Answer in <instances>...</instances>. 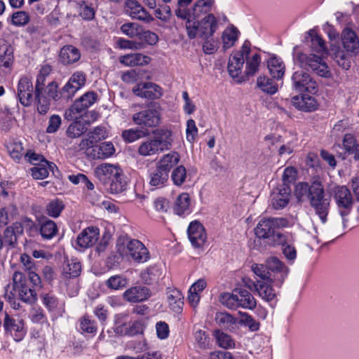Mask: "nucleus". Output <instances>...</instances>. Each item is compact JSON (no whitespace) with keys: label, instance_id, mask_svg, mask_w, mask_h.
I'll return each instance as SVG.
<instances>
[{"label":"nucleus","instance_id":"nucleus-33","mask_svg":"<svg viewBox=\"0 0 359 359\" xmlns=\"http://www.w3.org/2000/svg\"><path fill=\"white\" fill-rule=\"evenodd\" d=\"M80 56L79 50L71 45L65 46L60 53V60L64 64L74 63L79 60Z\"/></svg>","mask_w":359,"mask_h":359},{"label":"nucleus","instance_id":"nucleus-59","mask_svg":"<svg viewBox=\"0 0 359 359\" xmlns=\"http://www.w3.org/2000/svg\"><path fill=\"white\" fill-rule=\"evenodd\" d=\"M238 31L236 27L226 30L223 34V46L225 49L231 47L238 39Z\"/></svg>","mask_w":359,"mask_h":359},{"label":"nucleus","instance_id":"nucleus-25","mask_svg":"<svg viewBox=\"0 0 359 359\" xmlns=\"http://www.w3.org/2000/svg\"><path fill=\"white\" fill-rule=\"evenodd\" d=\"M153 134L154 135V140L161 152L171 148L173 140L172 133L170 130L158 128L153 132Z\"/></svg>","mask_w":359,"mask_h":359},{"label":"nucleus","instance_id":"nucleus-62","mask_svg":"<svg viewBox=\"0 0 359 359\" xmlns=\"http://www.w3.org/2000/svg\"><path fill=\"white\" fill-rule=\"evenodd\" d=\"M29 15L25 11H17L11 15V22L13 25L22 27L26 25L29 22Z\"/></svg>","mask_w":359,"mask_h":359},{"label":"nucleus","instance_id":"nucleus-30","mask_svg":"<svg viewBox=\"0 0 359 359\" xmlns=\"http://www.w3.org/2000/svg\"><path fill=\"white\" fill-rule=\"evenodd\" d=\"M143 330L144 324L141 321H135L128 325L126 323L118 325L117 320L116 321L114 331L116 334L134 336L142 333Z\"/></svg>","mask_w":359,"mask_h":359},{"label":"nucleus","instance_id":"nucleus-7","mask_svg":"<svg viewBox=\"0 0 359 359\" xmlns=\"http://www.w3.org/2000/svg\"><path fill=\"white\" fill-rule=\"evenodd\" d=\"M11 290L18 293L19 299L27 304H32L37 300V294L34 289L27 285L25 275L20 271H15L12 276Z\"/></svg>","mask_w":359,"mask_h":359},{"label":"nucleus","instance_id":"nucleus-51","mask_svg":"<svg viewBox=\"0 0 359 359\" xmlns=\"http://www.w3.org/2000/svg\"><path fill=\"white\" fill-rule=\"evenodd\" d=\"M121 32L130 38L135 37L142 31V26L136 22H126L121 25Z\"/></svg>","mask_w":359,"mask_h":359},{"label":"nucleus","instance_id":"nucleus-49","mask_svg":"<svg viewBox=\"0 0 359 359\" xmlns=\"http://www.w3.org/2000/svg\"><path fill=\"white\" fill-rule=\"evenodd\" d=\"M245 60H246V67H245V74L246 76H252L256 72H257L261 57L258 53H255L252 55V57H245Z\"/></svg>","mask_w":359,"mask_h":359},{"label":"nucleus","instance_id":"nucleus-46","mask_svg":"<svg viewBox=\"0 0 359 359\" xmlns=\"http://www.w3.org/2000/svg\"><path fill=\"white\" fill-rule=\"evenodd\" d=\"M36 109L39 114H46L50 106V99L46 93H34Z\"/></svg>","mask_w":359,"mask_h":359},{"label":"nucleus","instance_id":"nucleus-36","mask_svg":"<svg viewBox=\"0 0 359 359\" xmlns=\"http://www.w3.org/2000/svg\"><path fill=\"white\" fill-rule=\"evenodd\" d=\"M320 184L321 182L319 181H313L310 185L307 182L298 183L294 189L297 198L299 201L302 200L304 197H306L309 200L313 192L312 189L319 187Z\"/></svg>","mask_w":359,"mask_h":359},{"label":"nucleus","instance_id":"nucleus-21","mask_svg":"<svg viewBox=\"0 0 359 359\" xmlns=\"http://www.w3.org/2000/svg\"><path fill=\"white\" fill-rule=\"evenodd\" d=\"M33 85L27 76L22 77L18 84V97L25 107H29L32 102Z\"/></svg>","mask_w":359,"mask_h":359},{"label":"nucleus","instance_id":"nucleus-44","mask_svg":"<svg viewBox=\"0 0 359 359\" xmlns=\"http://www.w3.org/2000/svg\"><path fill=\"white\" fill-rule=\"evenodd\" d=\"M137 151L138 154L142 156H153L161 152L154 138L147 140L141 143Z\"/></svg>","mask_w":359,"mask_h":359},{"label":"nucleus","instance_id":"nucleus-38","mask_svg":"<svg viewBox=\"0 0 359 359\" xmlns=\"http://www.w3.org/2000/svg\"><path fill=\"white\" fill-rule=\"evenodd\" d=\"M39 231L43 239H51L57 233V226L55 222L44 219L39 222Z\"/></svg>","mask_w":359,"mask_h":359},{"label":"nucleus","instance_id":"nucleus-9","mask_svg":"<svg viewBox=\"0 0 359 359\" xmlns=\"http://www.w3.org/2000/svg\"><path fill=\"white\" fill-rule=\"evenodd\" d=\"M333 196L345 226V217L350 213L353 205L352 194L346 186H338L334 189Z\"/></svg>","mask_w":359,"mask_h":359},{"label":"nucleus","instance_id":"nucleus-47","mask_svg":"<svg viewBox=\"0 0 359 359\" xmlns=\"http://www.w3.org/2000/svg\"><path fill=\"white\" fill-rule=\"evenodd\" d=\"M257 86L263 92L273 95L278 90L277 84L274 83L271 79L266 76H259L257 80Z\"/></svg>","mask_w":359,"mask_h":359},{"label":"nucleus","instance_id":"nucleus-32","mask_svg":"<svg viewBox=\"0 0 359 359\" xmlns=\"http://www.w3.org/2000/svg\"><path fill=\"white\" fill-rule=\"evenodd\" d=\"M168 302L170 309L175 313H179L182 309L184 297L177 289H169L167 292Z\"/></svg>","mask_w":359,"mask_h":359},{"label":"nucleus","instance_id":"nucleus-43","mask_svg":"<svg viewBox=\"0 0 359 359\" xmlns=\"http://www.w3.org/2000/svg\"><path fill=\"white\" fill-rule=\"evenodd\" d=\"M169 174L156 165L150 174V184L153 187H163L168 181Z\"/></svg>","mask_w":359,"mask_h":359},{"label":"nucleus","instance_id":"nucleus-24","mask_svg":"<svg viewBox=\"0 0 359 359\" xmlns=\"http://www.w3.org/2000/svg\"><path fill=\"white\" fill-rule=\"evenodd\" d=\"M291 102L297 109L306 112L313 111L318 108V102L316 98L308 95L294 96Z\"/></svg>","mask_w":359,"mask_h":359},{"label":"nucleus","instance_id":"nucleus-14","mask_svg":"<svg viewBox=\"0 0 359 359\" xmlns=\"http://www.w3.org/2000/svg\"><path fill=\"white\" fill-rule=\"evenodd\" d=\"M81 150L92 159H104L110 157L115 151L113 144L107 142L97 143Z\"/></svg>","mask_w":359,"mask_h":359},{"label":"nucleus","instance_id":"nucleus-54","mask_svg":"<svg viewBox=\"0 0 359 359\" xmlns=\"http://www.w3.org/2000/svg\"><path fill=\"white\" fill-rule=\"evenodd\" d=\"M128 284V280L120 275L112 276L106 281V285L111 290H121Z\"/></svg>","mask_w":359,"mask_h":359},{"label":"nucleus","instance_id":"nucleus-26","mask_svg":"<svg viewBox=\"0 0 359 359\" xmlns=\"http://www.w3.org/2000/svg\"><path fill=\"white\" fill-rule=\"evenodd\" d=\"M121 169L119 166L109 163H102L95 169V176L101 181L109 182L118 175Z\"/></svg>","mask_w":359,"mask_h":359},{"label":"nucleus","instance_id":"nucleus-15","mask_svg":"<svg viewBox=\"0 0 359 359\" xmlns=\"http://www.w3.org/2000/svg\"><path fill=\"white\" fill-rule=\"evenodd\" d=\"M133 93L141 97L149 100L159 99L162 95V89L155 83H140L133 88Z\"/></svg>","mask_w":359,"mask_h":359},{"label":"nucleus","instance_id":"nucleus-64","mask_svg":"<svg viewBox=\"0 0 359 359\" xmlns=\"http://www.w3.org/2000/svg\"><path fill=\"white\" fill-rule=\"evenodd\" d=\"M41 298L43 304L50 311L55 310L57 308V306H58L59 302H58L57 298L52 294H50V293L42 294L41 295Z\"/></svg>","mask_w":359,"mask_h":359},{"label":"nucleus","instance_id":"nucleus-60","mask_svg":"<svg viewBox=\"0 0 359 359\" xmlns=\"http://www.w3.org/2000/svg\"><path fill=\"white\" fill-rule=\"evenodd\" d=\"M215 336L217 340V344L223 348H231L233 345V341L231 337L226 333L217 330L215 332Z\"/></svg>","mask_w":359,"mask_h":359},{"label":"nucleus","instance_id":"nucleus-45","mask_svg":"<svg viewBox=\"0 0 359 359\" xmlns=\"http://www.w3.org/2000/svg\"><path fill=\"white\" fill-rule=\"evenodd\" d=\"M213 4L214 0H198L191 9L193 18L196 20L202 14L208 13Z\"/></svg>","mask_w":359,"mask_h":359},{"label":"nucleus","instance_id":"nucleus-61","mask_svg":"<svg viewBox=\"0 0 359 359\" xmlns=\"http://www.w3.org/2000/svg\"><path fill=\"white\" fill-rule=\"evenodd\" d=\"M252 272L263 280L270 283V273L266 266L261 264H253L251 266Z\"/></svg>","mask_w":359,"mask_h":359},{"label":"nucleus","instance_id":"nucleus-37","mask_svg":"<svg viewBox=\"0 0 359 359\" xmlns=\"http://www.w3.org/2000/svg\"><path fill=\"white\" fill-rule=\"evenodd\" d=\"M215 321L222 328L233 330L238 323V319L226 312H219L216 313Z\"/></svg>","mask_w":359,"mask_h":359},{"label":"nucleus","instance_id":"nucleus-23","mask_svg":"<svg viewBox=\"0 0 359 359\" xmlns=\"http://www.w3.org/2000/svg\"><path fill=\"white\" fill-rule=\"evenodd\" d=\"M99 229L94 226L87 227L78 236L76 242L79 247L88 248L94 245L99 238Z\"/></svg>","mask_w":359,"mask_h":359},{"label":"nucleus","instance_id":"nucleus-2","mask_svg":"<svg viewBox=\"0 0 359 359\" xmlns=\"http://www.w3.org/2000/svg\"><path fill=\"white\" fill-rule=\"evenodd\" d=\"M289 226V222L284 217H269L262 219L255 228L257 237L266 240L269 245H283L286 236L278 229Z\"/></svg>","mask_w":359,"mask_h":359},{"label":"nucleus","instance_id":"nucleus-22","mask_svg":"<svg viewBox=\"0 0 359 359\" xmlns=\"http://www.w3.org/2000/svg\"><path fill=\"white\" fill-rule=\"evenodd\" d=\"M151 296L150 290L144 286H134L127 289L123 294V299L131 303L147 300Z\"/></svg>","mask_w":359,"mask_h":359},{"label":"nucleus","instance_id":"nucleus-10","mask_svg":"<svg viewBox=\"0 0 359 359\" xmlns=\"http://www.w3.org/2000/svg\"><path fill=\"white\" fill-rule=\"evenodd\" d=\"M97 99V95L93 91H88L76 100L73 105L66 111L65 116L68 120L78 118L82 112L93 105Z\"/></svg>","mask_w":359,"mask_h":359},{"label":"nucleus","instance_id":"nucleus-48","mask_svg":"<svg viewBox=\"0 0 359 359\" xmlns=\"http://www.w3.org/2000/svg\"><path fill=\"white\" fill-rule=\"evenodd\" d=\"M110 182V190L112 193L118 194L126 190L127 187V182L125 177L120 170L118 175L114 177V178L109 182Z\"/></svg>","mask_w":359,"mask_h":359},{"label":"nucleus","instance_id":"nucleus-20","mask_svg":"<svg viewBox=\"0 0 359 359\" xmlns=\"http://www.w3.org/2000/svg\"><path fill=\"white\" fill-rule=\"evenodd\" d=\"M130 256L137 263H144L150 258L149 252L138 240H131L127 244Z\"/></svg>","mask_w":359,"mask_h":359},{"label":"nucleus","instance_id":"nucleus-28","mask_svg":"<svg viewBox=\"0 0 359 359\" xmlns=\"http://www.w3.org/2000/svg\"><path fill=\"white\" fill-rule=\"evenodd\" d=\"M3 326L6 332L21 333L24 329V320L5 312Z\"/></svg>","mask_w":359,"mask_h":359},{"label":"nucleus","instance_id":"nucleus-12","mask_svg":"<svg viewBox=\"0 0 359 359\" xmlns=\"http://www.w3.org/2000/svg\"><path fill=\"white\" fill-rule=\"evenodd\" d=\"M124 13L131 18L149 23L154 21V18L136 0H126L124 3Z\"/></svg>","mask_w":359,"mask_h":359},{"label":"nucleus","instance_id":"nucleus-13","mask_svg":"<svg viewBox=\"0 0 359 359\" xmlns=\"http://www.w3.org/2000/svg\"><path fill=\"white\" fill-rule=\"evenodd\" d=\"M48 75V72L43 73V71H40L36 77L34 93H46L47 95L53 100H59L61 98V93L57 90V83L52 81L46 86V78Z\"/></svg>","mask_w":359,"mask_h":359},{"label":"nucleus","instance_id":"nucleus-27","mask_svg":"<svg viewBox=\"0 0 359 359\" xmlns=\"http://www.w3.org/2000/svg\"><path fill=\"white\" fill-rule=\"evenodd\" d=\"M255 287V292L264 301L269 302L276 297L275 290L273 289L270 283H265L262 280L252 282V286Z\"/></svg>","mask_w":359,"mask_h":359},{"label":"nucleus","instance_id":"nucleus-56","mask_svg":"<svg viewBox=\"0 0 359 359\" xmlns=\"http://www.w3.org/2000/svg\"><path fill=\"white\" fill-rule=\"evenodd\" d=\"M63 202L59 199L51 201L46 206L47 214L52 217H57L64 209Z\"/></svg>","mask_w":359,"mask_h":359},{"label":"nucleus","instance_id":"nucleus-42","mask_svg":"<svg viewBox=\"0 0 359 359\" xmlns=\"http://www.w3.org/2000/svg\"><path fill=\"white\" fill-rule=\"evenodd\" d=\"M13 50L7 44L0 46V66L11 69L13 63Z\"/></svg>","mask_w":359,"mask_h":359},{"label":"nucleus","instance_id":"nucleus-63","mask_svg":"<svg viewBox=\"0 0 359 359\" xmlns=\"http://www.w3.org/2000/svg\"><path fill=\"white\" fill-rule=\"evenodd\" d=\"M358 145V141L352 134L348 133L344 136L343 146L346 151L354 153V156H355Z\"/></svg>","mask_w":359,"mask_h":359},{"label":"nucleus","instance_id":"nucleus-53","mask_svg":"<svg viewBox=\"0 0 359 359\" xmlns=\"http://www.w3.org/2000/svg\"><path fill=\"white\" fill-rule=\"evenodd\" d=\"M68 179L74 184H82L83 189H87L88 190L94 189V184L84 174L70 175L68 176Z\"/></svg>","mask_w":359,"mask_h":359},{"label":"nucleus","instance_id":"nucleus-6","mask_svg":"<svg viewBox=\"0 0 359 359\" xmlns=\"http://www.w3.org/2000/svg\"><path fill=\"white\" fill-rule=\"evenodd\" d=\"M311 197L309 199L310 205L313 208L316 215L318 216L321 222H327L330 207V196L327 195L322 183L319 187L312 189Z\"/></svg>","mask_w":359,"mask_h":359},{"label":"nucleus","instance_id":"nucleus-34","mask_svg":"<svg viewBox=\"0 0 359 359\" xmlns=\"http://www.w3.org/2000/svg\"><path fill=\"white\" fill-rule=\"evenodd\" d=\"M180 159V156L177 152L171 151L169 154L163 155L158 161L156 165L169 174L170 170L179 163Z\"/></svg>","mask_w":359,"mask_h":359},{"label":"nucleus","instance_id":"nucleus-4","mask_svg":"<svg viewBox=\"0 0 359 359\" xmlns=\"http://www.w3.org/2000/svg\"><path fill=\"white\" fill-rule=\"evenodd\" d=\"M220 302L229 309L242 307L254 309L257 302L253 295L245 289H236L232 293H223L220 295Z\"/></svg>","mask_w":359,"mask_h":359},{"label":"nucleus","instance_id":"nucleus-52","mask_svg":"<svg viewBox=\"0 0 359 359\" xmlns=\"http://www.w3.org/2000/svg\"><path fill=\"white\" fill-rule=\"evenodd\" d=\"M87 130L86 124L81 121H75L69 125L67 130L68 137L76 138L80 137Z\"/></svg>","mask_w":359,"mask_h":359},{"label":"nucleus","instance_id":"nucleus-3","mask_svg":"<svg viewBox=\"0 0 359 359\" xmlns=\"http://www.w3.org/2000/svg\"><path fill=\"white\" fill-rule=\"evenodd\" d=\"M187 34L190 39L198 36L201 39H208L212 36L216 32L218 25L215 16L209 13L200 22L188 20L184 23Z\"/></svg>","mask_w":359,"mask_h":359},{"label":"nucleus","instance_id":"nucleus-11","mask_svg":"<svg viewBox=\"0 0 359 359\" xmlns=\"http://www.w3.org/2000/svg\"><path fill=\"white\" fill-rule=\"evenodd\" d=\"M270 273V283L280 286L288 273L287 268L277 257H271L266 261Z\"/></svg>","mask_w":359,"mask_h":359},{"label":"nucleus","instance_id":"nucleus-18","mask_svg":"<svg viewBox=\"0 0 359 359\" xmlns=\"http://www.w3.org/2000/svg\"><path fill=\"white\" fill-rule=\"evenodd\" d=\"M341 39L343 48L347 53L355 55L359 53V39L352 29L344 28Z\"/></svg>","mask_w":359,"mask_h":359},{"label":"nucleus","instance_id":"nucleus-58","mask_svg":"<svg viewBox=\"0 0 359 359\" xmlns=\"http://www.w3.org/2000/svg\"><path fill=\"white\" fill-rule=\"evenodd\" d=\"M307 34L311 38V46L313 50L316 52H323L326 50L325 41L321 37L317 35L314 29L309 30Z\"/></svg>","mask_w":359,"mask_h":359},{"label":"nucleus","instance_id":"nucleus-57","mask_svg":"<svg viewBox=\"0 0 359 359\" xmlns=\"http://www.w3.org/2000/svg\"><path fill=\"white\" fill-rule=\"evenodd\" d=\"M241 318L238 320V323L246 326L252 332L259 329V323L256 321L251 316L247 313H240Z\"/></svg>","mask_w":359,"mask_h":359},{"label":"nucleus","instance_id":"nucleus-40","mask_svg":"<svg viewBox=\"0 0 359 359\" xmlns=\"http://www.w3.org/2000/svg\"><path fill=\"white\" fill-rule=\"evenodd\" d=\"M161 275L160 268L156 265H154L142 271L140 278L144 283L151 285L158 281Z\"/></svg>","mask_w":359,"mask_h":359},{"label":"nucleus","instance_id":"nucleus-29","mask_svg":"<svg viewBox=\"0 0 359 359\" xmlns=\"http://www.w3.org/2000/svg\"><path fill=\"white\" fill-rule=\"evenodd\" d=\"M107 137L106 130L102 127H96L88 134L86 139H83L79 144V149L99 143Z\"/></svg>","mask_w":359,"mask_h":359},{"label":"nucleus","instance_id":"nucleus-19","mask_svg":"<svg viewBox=\"0 0 359 359\" xmlns=\"http://www.w3.org/2000/svg\"><path fill=\"white\" fill-rule=\"evenodd\" d=\"M187 233L189 239L194 248L203 246L207 238L203 226L197 221L190 223L187 229Z\"/></svg>","mask_w":359,"mask_h":359},{"label":"nucleus","instance_id":"nucleus-50","mask_svg":"<svg viewBox=\"0 0 359 359\" xmlns=\"http://www.w3.org/2000/svg\"><path fill=\"white\" fill-rule=\"evenodd\" d=\"M7 149L11 157L17 163L20 161L24 154V148L20 142H10L7 145Z\"/></svg>","mask_w":359,"mask_h":359},{"label":"nucleus","instance_id":"nucleus-35","mask_svg":"<svg viewBox=\"0 0 359 359\" xmlns=\"http://www.w3.org/2000/svg\"><path fill=\"white\" fill-rule=\"evenodd\" d=\"M151 61L149 56L142 53H133L126 55L121 57L120 62L127 66H142Z\"/></svg>","mask_w":359,"mask_h":359},{"label":"nucleus","instance_id":"nucleus-17","mask_svg":"<svg viewBox=\"0 0 359 359\" xmlns=\"http://www.w3.org/2000/svg\"><path fill=\"white\" fill-rule=\"evenodd\" d=\"M86 81V75L83 72L74 73L60 92L61 97H64L67 99L72 97L77 90L85 85Z\"/></svg>","mask_w":359,"mask_h":359},{"label":"nucleus","instance_id":"nucleus-16","mask_svg":"<svg viewBox=\"0 0 359 359\" xmlns=\"http://www.w3.org/2000/svg\"><path fill=\"white\" fill-rule=\"evenodd\" d=\"M271 196V205L273 208L276 210L283 209L290 201V187L286 184H281L273 189Z\"/></svg>","mask_w":359,"mask_h":359},{"label":"nucleus","instance_id":"nucleus-41","mask_svg":"<svg viewBox=\"0 0 359 359\" xmlns=\"http://www.w3.org/2000/svg\"><path fill=\"white\" fill-rule=\"evenodd\" d=\"M190 197L187 193L180 194L175 203L173 210L178 215H183L189 210Z\"/></svg>","mask_w":359,"mask_h":359},{"label":"nucleus","instance_id":"nucleus-55","mask_svg":"<svg viewBox=\"0 0 359 359\" xmlns=\"http://www.w3.org/2000/svg\"><path fill=\"white\" fill-rule=\"evenodd\" d=\"M187 178V170L184 165L177 166L172 172L171 180L176 186H181Z\"/></svg>","mask_w":359,"mask_h":359},{"label":"nucleus","instance_id":"nucleus-5","mask_svg":"<svg viewBox=\"0 0 359 359\" xmlns=\"http://www.w3.org/2000/svg\"><path fill=\"white\" fill-rule=\"evenodd\" d=\"M133 121L142 129L157 127L161 121V107L159 104L154 103L147 109L133 115Z\"/></svg>","mask_w":359,"mask_h":359},{"label":"nucleus","instance_id":"nucleus-8","mask_svg":"<svg viewBox=\"0 0 359 359\" xmlns=\"http://www.w3.org/2000/svg\"><path fill=\"white\" fill-rule=\"evenodd\" d=\"M250 41H245L241 50L236 52L229 57L227 67L229 74L231 77L238 79V81H241L240 79H242V76H240L242 73L245 57H248L250 53Z\"/></svg>","mask_w":359,"mask_h":359},{"label":"nucleus","instance_id":"nucleus-39","mask_svg":"<svg viewBox=\"0 0 359 359\" xmlns=\"http://www.w3.org/2000/svg\"><path fill=\"white\" fill-rule=\"evenodd\" d=\"M268 69L273 79H280L285 74V67L280 59L271 57L268 61Z\"/></svg>","mask_w":359,"mask_h":359},{"label":"nucleus","instance_id":"nucleus-1","mask_svg":"<svg viewBox=\"0 0 359 359\" xmlns=\"http://www.w3.org/2000/svg\"><path fill=\"white\" fill-rule=\"evenodd\" d=\"M294 60L303 69L294 72L291 76L292 87L296 92L316 93L318 91L317 82L304 69L311 70L324 78H329L331 76L328 65L319 55L299 53Z\"/></svg>","mask_w":359,"mask_h":359},{"label":"nucleus","instance_id":"nucleus-31","mask_svg":"<svg viewBox=\"0 0 359 359\" xmlns=\"http://www.w3.org/2000/svg\"><path fill=\"white\" fill-rule=\"evenodd\" d=\"M81 271V265L77 259L67 260L62 267V276L66 279L78 277Z\"/></svg>","mask_w":359,"mask_h":359}]
</instances>
